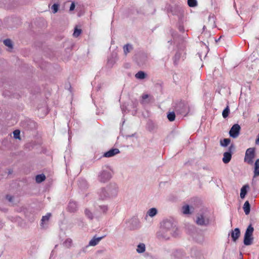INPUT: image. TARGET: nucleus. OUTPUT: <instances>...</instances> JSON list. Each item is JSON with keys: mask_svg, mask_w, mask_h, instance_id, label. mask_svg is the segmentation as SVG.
<instances>
[{"mask_svg": "<svg viewBox=\"0 0 259 259\" xmlns=\"http://www.w3.org/2000/svg\"><path fill=\"white\" fill-rule=\"evenodd\" d=\"M249 188L248 185H244L241 189V192H240V197L243 199L245 197L247 190Z\"/></svg>", "mask_w": 259, "mask_h": 259, "instance_id": "nucleus-10", "label": "nucleus"}, {"mask_svg": "<svg viewBox=\"0 0 259 259\" xmlns=\"http://www.w3.org/2000/svg\"><path fill=\"white\" fill-rule=\"evenodd\" d=\"M149 97V95L148 94H144L142 96V100L141 102L142 104H144L145 103V100L147 99H148Z\"/></svg>", "mask_w": 259, "mask_h": 259, "instance_id": "nucleus-32", "label": "nucleus"}, {"mask_svg": "<svg viewBox=\"0 0 259 259\" xmlns=\"http://www.w3.org/2000/svg\"><path fill=\"white\" fill-rule=\"evenodd\" d=\"M119 152V149L117 148L112 149L104 153L103 156L105 157H111L118 154Z\"/></svg>", "mask_w": 259, "mask_h": 259, "instance_id": "nucleus-7", "label": "nucleus"}, {"mask_svg": "<svg viewBox=\"0 0 259 259\" xmlns=\"http://www.w3.org/2000/svg\"><path fill=\"white\" fill-rule=\"evenodd\" d=\"M20 132L19 130H15L13 132L14 137L16 139H20Z\"/></svg>", "mask_w": 259, "mask_h": 259, "instance_id": "nucleus-28", "label": "nucleus"}, {"mask_svg": "<svg viewBox=\"0 0 259 259\" xmlns=\"http://www.w3.org/2000/svg\"><path fill=\"white\" fill-rule=\"evenodd\" d=\"M188 5L190 7H195L197 5L196 0H188Z\"/></svg>", "mask_w": 259, "mask_h": 259, "instance_id": "nucleus-22", "label": "nucleus"}, {"mask_svg": "<svg viewBox=\"0 0 259 259\" xmlns=\"http://www.w3.org/2000/svg\"><path fill=\"white\" fill-rule=\"evenodd\" d=\"M254 231L253 228L251 225H250L247 227L244 235V244L245 245H250L253 242V238L252 237L253 232Z\"/></svg>", "mask_w": 259, "mask_h": 259, "instance_id": "nucleus-2", "label": "nucleus"}, {"mask_svg": "<svg viewBox=\"0 0 259 259\" xmlns=\"http://www.w3.org/2000/svg\"><path fill=\"white\" fill-rule=\"evenodd\" d=\"M58 8H59V5H58L57 4H54L52 6V8H51L52 10H53V12L54 13H57L58 10Z\"/></svg>", "mask_w": 259, "mask_h": 259, "instance_id": "nucleus-29", "label": "nucleus"}, {"mask_svg": "<svg viewBox=\"0 0 259 259\" xmlns=\"http://www.w3.org/2000/svg\"><path fill=\"white\" fill-rule=\"evenodd\" d=\"M85 214L89 219H93L92 213L88 209H85Z\"/></svg>", "mask_w": 259, "mask_h": 259, "instance_id": "nucleus-31", "label": "nucleus"}, {"mask_svg": "<svg viewBox=\"0 0 259 259\" xmlns=\"http://www.w3.org/2000/svg\"><path fill=\"white\" fill-rule=\"evenodd\" d=\"M51 216V213H48L46 215L43 216L41 219L42 224L47 221H48Z\"/></svg>", "mask_w": 259, "mask_h": 259, "instance_id": "nucleus-27", "label": "nucleus"}, {"mask_svg": "<svg viewBox=\"0 0 259 259\" xmlns=\"http://www.w3.org/2000/svg\"><path fill=\"white\" fill-rule=\"evenodd\" d=\"M255 144L259 145V134H258L257 138L255 140Z\"/></svg>", "mask_w": 259, "mask_h": 259, "instance_id": "nucleus-35", "label": "nucleus"}, {"mask_svg": "<svg viewBox=\"0 0 259 259\" xmlns=\"http://www.w3.org/2000/svg\"><path fill=\"white\" fill-rule=\"evenodd\" d=\"M101 208L103 209V211L104 212H105L107 210V207L106 206H104Z\"/></svg>", "mask_w": 259, "mask_h": 259, "instance_id": "nucleus-36", "label": "nucleus"}, {"mask_svg": "<svg viewBox=\"0 0 259 259\" xmlns=\"http://www.w3.org/2000/svg\"><path fill=\"white\" fill-rule=\"evenodd\" d=\"M123 51L125 55H126L127 53H128L132 49V46L130 45L129 44H126L123 46Z\"/></svg>", "mask_w": 259, "mask_h": 259, "instance_id": "nucleus-20", "label": "nucleus"}, {"mask_svg": "<svg viewBox=\"0 0 259 259\" xmlns=\"http://www.w3.org/2000/svg\"><path fill=\"white\" fill-rule=\"evenodd\" d=\"M229 113H230V109H229V106L228 105L225 108V109L223 110V111L222 112L223 117L224 118H227L228 116Z\"/></svg>", "mask_w": 259, "mask_h": 259, "instance_id": "nucleus-19", "label": "nucleus"}, {"mask_svg": "<svg viewBox=\"0 0 259 259\" xmlns=\"http://www.w3.org/2000/svg\"><path fill=\"white\" fill-rule=\"evenodd\" d=\"M231 142V140L228 138L224 139L223 140L221 141V145L223 147H227Z\"/></svg>", "mask_w": 259, "mask_h": 259, "instance_id": "nucleus-17", "label": "nucleus"}, {"mask_svg": "<svg viewBox=\"0 0 259 259\" xmlns=\"http://www.w3.org/2000/svg\"><path fill=\"white\" fill-rule=\"evenodd\" d=\"M235 149V147L234 145L232 144L229 148V152H226L223 154V161L224 163H229L232 158V151L234 150Z\"/></svg>", "mask_w": 259, "mask_h": 259, "instance_id": "nucleus-3", "label": "nucleus"}, {"mask_svg": "<svg viewBox=\"0 0 259 259\" xmlns=\"http://www.w3.org/2000/svg\"><path fill=\"white\" fill-rule=\"evenodd\" d=\"M111 177L110 172L108 171H103L99 176V180L100 182L105 183L109 181Z\"/></svg>", "mask_w": 259, "mask_h": 259, "instance_id": "nucleus-6", "label": "nucleus"}, {"mask_svg": "<svg viewBox=\"0 0 259 259\" xmlns=\"http://www.w3.org/2000/svg\"><path fill=\"white\" fill-rule=\"evenodd\" d=\"M254 177L259 176V158L254 163Z\"/></svg>", "mask_w": 259, "mask_h": 259, "instance_id": "nucleus-11", "label": "nucleus"}, {"mask_svg": "<svg viewBox=\"0 0 259 259\" xmlns=\"http://www.w3.org/2000/svg\"><path fill=\"white\" fill-rule=\"evenodd\" d=\"M250 205L248 201H246L243 205V209L246 214H248L250 210Z\"/></svg>", "mask_w": 259, "mask_h": 259, "instance_id": "nucleus-12", "label": "nucleus"}, {"mask_svg": "<svg viewBox=\"0 0 259 259\" xmlns=\"http://www.w3.org/2000/svg\"><path fill=\"white\" fill-rule=\"evenodd\" d=\"M4 44L5 46L8 47L10 48H12L13 45L12 41L10 39H6L4 40Z\"/></svg>", "mask_w": 259, "mask_h": 259, "instance_id": "nucleus-24", "label": "nucleus"}, {"mask_svg": "<svg viewBox=\"0 0 259 259\" xmlns=\"http://www.w3.org/2000/svg\"><path fill=\"white\" fill-rule=\"evenodd\" d=\"M240 236V231L239 228H235L234 230L232 231L231 237L233 241L235 242L239 238Z\"/></svg>", "mask_w": 259, "mask_h": 259, "instance_id": "nucleus-8", "label": "nucleus"}, {"mask_svg": "<svg viewBox=\"0 0 259 259\" xmlns=\"http://www.w3.org/2000/svg\"><path fill=\"white\" fill-rule=\"evenodd\" d=\"M7 199L9 200V201H11L12 200V197L11 196L7 195Z\"/></svg>", "mask_w": 259, "mask_h": 259, "instance_id": "nucleus-37", "label": "nucleus"}, {"mask_svg": "<svg viewBox=\"0 0 259 259\" xmlns=\"http://www.w3.org/2000/svg\"><path fill=\"white\" fill-rule=\"evenodd\" d=\"M46 179V176L44 174L38 175L35 177V181L37 183H40Z\"/></svg>", "mask_w": 259, "mask_h": 259, "instance_id": "nucleus-15", "label": "nucleus"}, {"mask_svg": "<svg viewBox=\"0 0 259 259\" xmlns=\"http://www.w3.org/2000/svg\"><path fill=\"white\" fill-rule=\"evenodd\" d=\"M240 128L241 127L239 124H234L229 132V135L230 137L233 138H236L237 137H238L239 134Z\"/></svg>", "mask_w": 259, "mask_h": 259, "instance_id": "nucleus-4", "label": "nucleus"}, {"mask_svg": "<svg viewBox=\"0 0 259 259\" xmlns=\"http://www.w3.org/2000/svg\"><path fill=\"white\" fill-rule=\"evenodd\" d=\"M183 212L184 214H189L190 213V208L189 205H185L182 207Z\"/></svg>", "mask_w": 259, "mask_h": 259, "instance_id": "nucleus-26", "label": "nucleus"}, {"mask_svg": "<svg viewBox=\"0 0 259 259\" xmlns=\"http://www.w3.org/2000/svg\"><path fill=\"white\" fill-rule=\"evenodd\" d=\"M178 108H182V110H178L180 111V113L183 114H187L189 111L188 105L183 103L180 104Z\"/></svg>", "mask_w": 259, "mask_h": 259, "instance_id": "nucleus-9", "label": "nucleus"}, {"mask_svg": "<svg viewBox=\"0 0 259 259\" xmlns=\"http://www.w3.org/2000/svg\"><path fill=\"white\" fill-rule=\"evenodd\" d=\"M75 8V4L72 3L70 7V11H73Z\"/></svg>", "mask_w": 259, "mask_h": 259, "instance_id": "nucleus-34", "label": "nucleus"}, {"mask_svg": "<svg viewBox=\"0 0 259 259\" xmlns=\"http://www.w3.org/2000/svg\"><path fill=\"white\" fill-rule=\"evenodd\" d=\"M81 29H78L77 27H75L73 35L74 37H77L81 34Z\"/></svg>", "mask_w": 259, "mask_h": 259, "instance_id": "nucleus-25", "label": "nucleus"}, {"mask_svg": "<svg viewBox=\"0 0 259 259\" xmlns=\"http://www.w3.org/2000/svg\"><path fill=\"white\" fill-rule=\"evenodd\" d=\"M68 209L71 212H74L76 209V204L75 202H71L69 203L68 206Z\"/></svg>", "mask_w": 259, "mask_h": 259, "instance_id": "nucleus-16", "label": "nucleus"}, {"mask_svg": "<svg viewBox=\"0 0 259 259\" xmlns=\"http://www.w3.org/2000/svg\"><path fill=\"white\" fill-rule=\"evenodd\" d=\"M71 243L72 240L70 239H67V240H65V241L64 243V245L68 247H69L71 245Z\"/></svg>", "mask_w": 259, "mask_h": 259, "instance_id": "nucleus-30", "label": "nucleus"}, {"mask_svg": "<svg viewBox=\"0 0 259 259\" xmlns=\"http://www.w3.org/2000/svg\"><path fill=\"white\" fill-rule=\"evenodd\" d=\"M176 117L175 113L174 112H170L167 114V118L170 121L175 120Z\"/></svg>", "mask_w": 259, "mask_h": 259, "instance_id": "nucleus-23", "label": "nucleus"}, {"mask_svg": "<svg viewBox=\"0 0 259 259\" xmlns=\"http://www.w3.org/2000/svg\"><path fill=\"white\" fill-rule=\"evenodd\" d=\"M255 157V148H249L246 150L244 161L249 165H252Z\"/></svg>", "mask_w": 259, "mask_h": 259, "instance_id": "nucleus-1", "label": "nucleus"}, {"mask_svg": "<svg viewBox=\"0 0 259 259\" xmlns=\"http://www.w3.org/2000/svg\"><path fill=\"white\" fill-rule=\"evenodd\" d=\"M209 219H205L202 214L198 215L197 217L196 223L199 226H206L209 224Z\"/></svg>", "mask_w": 259, "mask_h": 259, "instance_id": "nucleus-5", "label": "nucleus"}, {"mask_svg": "<svg viewBox=\"0 0 259 259\" xmlns=\"http://www.w3.org/2000/svg\"><path fill=\"white\" fill-rule=\"evenodd\" d=\"M103 237H99V238H94L92 239L89 242V245L91 246H95L96 245L99 241L103 238Z\"/></svg>", "mask_w": 259, "mask_h": 259, "instance_id": "nucleus-14", "label": "nucleus"}, {"mask_svg": "<svg viewBox=\"0 0 259 259\" xmlns=\"http://www.w3.org/2000/svg\"><path fill=\"white\" fill-rule=\"evenodd\" d=\"M181 57V54L179 53H177L175 56V63H176V61L179 60Z\"/></svg>", "mask_w": 259, "mask_h": 259, "instance_id": "nucleus-33", "label": "nucleus"}, {"mask_svg": "<svg viewBox=\"0 0 259 259\" xmlns=\"http://www.w3.org/2000/svg\"><path fill=\"white\" fill-rule=\"evenodd\" d=\"M145 250V246L143 243L140 244L138 245L137 251L139 253H143Z\"/></svg>", "mask_w": 259, "mask_h": 259, "instance_id": "nucleus-18", "label": "nucleus"}, {"mask_svg": "<svg viewBox=\"0 0 259 259\" xmlns=\"http://www.w3.org/2000/svg\"><path fill=\"white\" fill-rule=\"evenodd\" d=\"M157 212V209L155 208H152L149 210L148 211V214L150 217H154L156 214Z\"/></svg>", "mask_w": 259, "mask_h": 259, "instance_id": "nucleus-21", "label": "nucleus"}, {"mask_svg": "<svg viewBox=\"0 0 259 259\" xmlns=\"http://www.w3.org/2000/svg\"><path fill=\"white\" fill-rule=\"evenodd\" d=\"M135 77L137 79H143L146 78V74L142 71H140L135 74Z\"/></svg>", "mask_w": 259, "mask_h": 259, "instance_id": "nucleus-13", "label": "nucleus"}]
</instances>
